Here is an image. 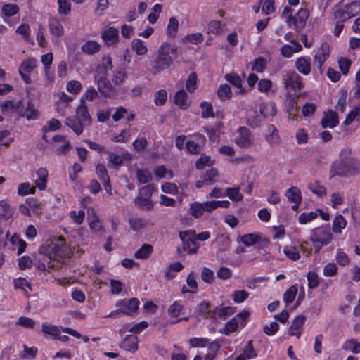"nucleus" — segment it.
Masks as SVG:
<instances>
[{
  "label": "nucleus",
  "mask_w": 360,
  "mask_h": 360,
  "mask_svg": "<svg viewBox=\"0 0 360 360\" xmlns=\"http://www.w3.org/2000/svg\"><path fill=\"white\" fill-rule=\"evenodd\" d=\"M308 188L311 192L319 198H323L326 195V188L318 181H313L308 184Z\"/></svg>",
  "instance_id": "31"
},
{
  "label": "nucleus",
  "mask_w": 360,
  "mask_h": 360,
  "mask_svg": "<svg viewBox=\"0 0 360 360\" xmlns=\"http://www.w3.org/2000/svg\"><path fill=\"white\" fill-rule=\"evenodd\" d=\"M292 12L290 7L285 6L281 15L285 19L288 27H293L297 32H300L306 25L309 15V11L306 8H300L295 15H292Z\"/></svg>",
  "instance_id": "4"
},
{
  "label": "nucleus",
  "mask_w": 360,
  "mask_h": 360,
  "mask_svg": "<svg viewBox=\"0 0 360 360\" xmlns=\"http://www.w3.org/2000/svg\"><path fill=\"white\" fill-rule=\"evenodd\" d=\"M35 187L31 186L28 182L19 184L18 188V193L19 195H26L29 193L34 194L35 193Z\"/></svg>",
  "instance_id": "50"
},
{
  "label": "nucleus",
  "mask_w": 360,
  "mask_h": 360,
  "mask_svg": "<svg viewBox=\"0 0 360 360\" xmlns=\"http://www.w3.org/2000/svg\"><path fill=\"white\" fill-rule=\"evenodd\" d=\"M153 248L150 244H143L137 251L134 253V257L136 259H146L152 254Z\"/></svg>",
  "instance_id": "33"
},
{
  "label": "nucleus",
  "mask_w": 360,
  "mask_h": 360,
  "mask_svg": "<svg viewBox=\"0 0 360 360\" xmlns=\"http://www.w3.org/2000/svg\"><path fill=\"white\" fill-rule=\"evenodd\" d=\"M309 240L314 245L315 252H319L323 246L328 245L333 240L330 226L325 225L311 229Z\"/></svg>",
  "instance_id": "5"
},
{
  "label": "nucleus",
  "mask_w": 360,
  "mask_h": 360,
  "mask_svg": "<svg viewBox=\"0 0 360 360\" xmlns=\"http://www.w3.org/2000/svg\"><path fill=\"white\" fill-rule=\"evenodd\" d=\"M50 32L56 37H60L64 34V29L61 22L56 18H51L49 20Z\"/></svg>",
  "instance_id": "24"
},
{
  "label": "nucleus",
  "mask_w": 360,
  "mask_h": 360,
  "mask_svg": "<svg viewBox=\"0 0 360 360\" xmlns=\"http://www.w3.org/2000/svg\"><path fill=\"white\" fill-rule=\"evenodd\" d=\"M183 268L184 266L182 264L179 262L170 264L167 269V271L165 272L166 278L168 280L173 278L175 275L172 274V271L179 272L181 271Z\"/></svg>",
  "instance_id": "55"
},
{
  "label": "nucleus",
  "mask_w": 360,
  "mask_h": 360,
  "mask_svg": "<svg viewBox=\"0 0 360 360\" xmlns=\"http://www.w3.org/2000/svg\"><path fill=\"white\" fill-rule=\"evenodd\" d=\"M191 214L195 218L201 217L204 212V207L202 203L195 202L191 205Z\"/></svg>",
  "instance_id": "63"
},
{
  "label": "nucleus",
  "mask_w": 360,
  "mask_h": 360,
  "mask_svg": "<svg viewBox=\"0 0 360 360\" xmlns=\"http://www.w3.org/2000/svg\"><path fill=\"white\" fill-rule=\"evenodd\" d=\"M260 240V237L258 235L249 233L245 234L241 237V241L246 246H250Z\"/></svg>",
  "instance_id": "61"
},
{
  "label": "nucleus",
  "mask_w": 360,
  "mask_h": 360,
  "mask_svg": "<svg viewBox=\"0 0 360 360\" xmlns=\"http://www.w3.org/2000/svg\"><path fill=\"white\" fill-rule=\"evenodd\" d=\"M129 224L134 231L138 232L146 227L147 221L141 218L134 217L129 219Z\"/></svg>",
  "instance_id": "41"
},
{
  "label": "nucleus",
  "mask_w": 360,
  "mask_h": 360,
  "mask_svg": "<svg viewBox=\"0 0 360 360\" xmlns=\"http://www.w3.org/2000/svg\"><path fill=\"white\" fill-rule=\"evenodd\" d=\"M150 198V197H145L144 195H139V196L134 199V203L140 207H146L149 210L153 206V203Z\"/></svg>",
  "instance_id": "47"
},
{
  "label": "nucleus",
  "mask_w": 360,
  "mask_h": 360,
  "mask_svg": "<svg viewBox=\"0 0 360 360\" xmlns=\"http://www.w3.org/2000/svg\"><path fill=\"white\" fill-rule=\"evenodd\" d=\"M0 108L4 113L17 112L20 115L22 113V101L15 103L11 101H6L0 104Z\"/></svg>",
  "instance_id": "16"
},
{
  "label": "nucleus",
  "mask_w": 360,
  "mask_h": 360,
  "mask_svg": "<svg viewBox=\"0 0 360 360\" xmlns=\"http://www.w3.org/2000/svg\"><path fill=\"white\" fill-rule=\"evenodd\" d=\"M330 46L326 42H323L317 49L314 56V63L317 68L321 70V67L330 56Z\"/></svg>",
  "instance_id": "11"
},
{
  "label": "nucleus",
  "mask_w": 360,
  "mask_h": 360,
  "mask_svg": "<svg viewBox=\"0 0 360 360\" xmlns=\"http://www.w3.org/2000/svg\"><path fill=\"white\" fill-rule=\"evenodd\" d=\"M264 138L266 141L271 147L278 146L281 142V139L279 136L278 130L274 125L271 124L266 126Z\"/></svg>",
  "instance_id": "12"
},
{
  "label": "nucleus",
  "mask_w": 360,
  "mask_h": 360,
  "mask_svg": "<svg viewBox=\"0 0 360 360\" xmlns=\"http://www.w3.org/2000/svg\"><path fill=\"white\" fill-rule=\"evenodd\" d=\"M139 305V301L136 298L120 300L116 304L117 307H120V311H121L122 314L128 316L136 312Z\"/></svg>",
  "instance_id": "10"
},
{
  "label": "nucleus",
  "mask_w": 360,
  "mask_h": 360,
  "mask_svg": "<svg viewBox=\"0 0 360 360\" xmlns=\"http://www.w3.org/2000/svg\"><path fill=\"white\" fill-rule=\"evenodd\" d=\"M295 66L296 69L304 75H308L311 72V58L310 57H300L296 61Z\"/></svg>",
  "instance_id": "20"
},
{
  "label": "nucleus",
  "mask_w": 360,
  "mask_h": 360,
  "mask_svg": "<svg viewBox=\"0 0 360 360\" xmlns=\"http://www.w3.org/2000/svg\"><path fill=\"white\" fill-rule=\"evenodd\" d=\"M15 208L7 200H0V219L8 220L15 214Z\"/></svg>",
  "instance_id": "18"
},
{
  "label": "nucleus",
  "mask_w": 360,
  "mask_h": 360,
  "mask_svg": "<svg viewBox=\"0 0 360 360\" xmlns=\"http://www.w3.org/2000/svg\"><path fill=\"white\" fill-rule=\"evenodd\" d=\"M184 305L181 300L173 302L168 308L167 312L172 317L179 316L184 311Z\"/></svg>",
  "instance_id": "40"
},
{
  "label": "nucleus",
  "mask_w": 360,
  "mask_h": 360,
  "mask_svg": "<svg viewBox=\"0 0 360 360\" xmlns=\"http://www.w3.org/2000/svg\"><path fill=\"white\" fill-rule=\"evenodd\" d=\"M20 116L25 117L27 120H37L39 116V111L35 109L34 105L31 102H28L26 108L22 105V113Z\"/></svg>",
  "instance_id": "29"
},
{
  "label": "nucleus",
  "mask_w": 360,
  "mask_h": 360,
  "mask_svg": "<svg viewBox=\"0 0 360 360\" xmlns=\"http://www.w3.org/2000/svg\"><path fill=\"white\" fill-rule=\"evenodd\" d=\"M65 124L77 135H79L83 132V126L85 125L77 118L73 119L70 117H68L66 119Z\"/></svg>",
  "instance_id": "34"
},
{
  "label": "nucleus",
  "mask_w": 360,
  "mask_h": 360,
  "mask_svg": "<svg viewBox=\"0 0 360 360\" xmlns=\"http://www.w3.org/2000/svg\"><path fill=\"white\" fill-rule=\"evenodd\" d=\"M108 167H117L121 166L123 163V158L120 155L115 153H108Z\"/></svg>",
  "instance_id": "52"
},
{
  "label": "nucleus",
  "mask_w": 360,
  "mask_h": 360,
  "mask_svg": "<svg viewBox=\"0 0 360 360\" xmlns=\"http://www.w3.org/2000/svg\"><path fill=\"white\" fill-rule=\"evenodd\" d=\"M317 217V212H303L299 216L298 221L301 224H305L315 219Z\"/></svg>",
  "instance_id": "58"
},
{
  "label": "nucleus",
  "mask_w": 360,
  "mask_h": 360,
  "mask_svg": "<svg viewBox=\"0 0 360 360\" xmlns=\"http://www.w3.org/2000/svg\"><path fill=\"white\" fill-rule=\"evenodd\" d=\"M347 226V221L341 214L337 215L333 221V231L335 233H341Z\"/></svg>",
  "instance_id": "38"
},
{
  "label": "nucleus",
  "mask_w": 360,
  "mask_h": 360,
  "mask_svg": "<svg viewBox=\"0 0 360 360\" xmlns=\"http://www.w3.org/2000/svg\"><path fill=\"white\" fill-rule=\"evenodd\" d=\"M283 253L289 259L292 261H297L300 259L299 250L295 246L284 247Z\"/></svg>",
  "instance_id": "45"
},
{
  "label": "nucleus",
  "mask_w": 360,
  "mask_h": 360,
  "mask_svg": "<svg viewBox=\"0 0 360 360\" xmlns=\"http://www.w3.org/2000/svg\"><path fill=\"white\" fill-rule=\"evenodd\" d=\"M259 110L264 117H273L276 115V105L273 102L262 103L259 105Z\"/></svg>",
  "instance_id": "26"
},
{
  "label": "nucleus",
  "mask_w": 360,
  "mask_h": 360,
  "mask_svg": "<svg viewBox=\"0 0 360 360\" xmlns=\"http://www.w3.org/2000/svg\"><path fill=\"white\" fill-rule=\"evenodd\" d=\"M360 120V104L356 106L347 116L344 123L349 125L354 120Z\"/></svg>",
  "instance_id": "59"
},
{
  "label": "nucleus",
  "mask_w": 360,
  "mask_h": 360,
  "mask_svg": "<svg viewBox=\"0 0 360 360\" xmlns=\"http://www.w3.org/2000/svg\"><path fill=\"white\" fill-rule=\"evenodd\" d=\"M226 195L233 201H240L243 199V195L240 193L238 188H227Z\"/></svg>",
  "instance_id": "56"
},
{
  "label": "nucleus",
  "mask_w": 360,
  "mask_h": 360,
  "mask_svg": "<svg viewBox=\"0 0 360 360\" xmlns=\"http://www.w3.org/2000/svg\"><path fill=\"white\" fill-rule=\"evenodd\" d=\"M41 252L47 255L49 259L69 258L74 254L72 247L68 245L63 237H58L56 242L51 243L47 247L41 248Z\"/></svg>",
  "instance_id": "3"
},
{
  "label": "nucleus",
  "mask_w": 360,
  "mask_h": 360,
  "mask_svg": "<svg viewBox=\"0 0 360 360\" xmlns=\"http://www.w3.org/2000/svg\"><path fill=\"white\" fill-rule=\"evenodd\" d=\"M235 143L242 148H249L253 144V136L245 127H240L236 131Z\"/></svg>",
  "instance_id": "8"
},
{
  "label": "nucleus",
  "mask_w": 360,
  "mask_h": 360,
  "mask_svg": "<svg viewBox=\"0 0 360 360\" xmlns=\"http://www.w3.org/2000/svg\"><path fill=\"white\" fill-rule=\"evenodd\" d=\"M154 174L159 179L166 178L167 176L169 179L173 177V172L172 170L167 169L163 165L158 166L157 168H155L154 170Z\"/></svg>",
  "instance_id": "57"
},
{
  "label": "nucleus",
  "mask_w": 360,
  "mask_h": 360,
  "mask_svg": "<svg viewBox=\"0 0 360 360\" xmlns=\"http://www.w3.org/2000/svg\"><path fill=\"white\" fill-rule=\"evenodd\" d=\"M161 11L162 6L160 4H155L152 8V12L148 15V21L152 24L155 23L159 18Z\"/></svg>",
  "instance_id": "60"
},
{
  "label": "nucleus",
  "mask_w": 360,
  "mask_h": 360,
  "mask_svg": "<svg viewBox=\"0 0 360 360\" xmlns=\"http://www.w3.org/2000/svg\"><path fill=\"white\" fill-rule=\"evenodd\" d=\"M101 45L96 41L89 40L82 46V51L88 54L92 55L100 51Z\"/></svg>",
  "instance_id": "36"
},
{
  "label": "nucleus",
  "mask_w": 360,
  "mask_h": 360,
  "mask_svg": "<svg viewBox=\"0 0 360 360\" xmlns=\"http://www.w3.org/2000/svg\"><path fill=\"white\" fill-rule=\"evenodd\" d=\"M37 178L35 179V186L39 190H44L46 188L48 171L46 168L41 167L36 172Z\"/></svg>",
  "instance_id": "22"
},
{
  "label": "nucleus",
  "mask_w": 360,
  "mask_h": 360,
  "mask_svg": "<svg viewBox=\"0 0 360 360\" xmlns=\"http://www.w3.org/2000/svg\"><path fill=\"white\" fill-rule=\"evenodd\" d=\"M246 119L248 125L252 128L258 127L262 122L261 116L259 115L257 110L255 109L247 110Z\"/></svg>",
  "instance_id": "25"
},
{
  "label": "nucleus",
  "mask_w": 360,
  "mask_h": 360,
  "mask_svg": "<svg viewBox=\"0 0 360 360\" xmlns=\"http://www.w3.org/2000/svg\"><path fill=\"white\" fill-rule=\"evenodd\" d=\"M214 162V160L210 156L201 155L200 158L195 162V167L198 169H202L206 166L212 165Z\"/></svg>",
  "instance_id": "49"
},
{
  "label": "nucleus",
  "mask_w": 360,
  "mask_h": 360,
  "mask_svg": "<svg viewBox=\"0 0 360 360\" xmlns=\"http://www.w3.org/2000/svg\"><path fill=\"white\" fill-rule=\"evenodd\" d=\"M174 103L181 110H186L190 106L191 101L184 89L179 90L174 96Z\"/></svg>",
  "instance_id": "15"
},
{
  "label": "nucleus",
  "mask_w": 360,
  "mask_h": 360,
  "mask_svg": "<svg viewBox=\"0 0 360 360\" xmlns=\"http://www.w3.org/2000/svg\"><path fill=\"white\" fill-rule=\"evenodd\" d=\"M305 322V317L300 315L295 318L289 328L288 333L292 336L300 338L302 333V327Z\"/></svg>",
  "instance_id": "14"
},
{
  "label": "nucleus",
  "mask_w": 360,
  "mask_h": 360,
  "mask_svg": "<svg viewBox=\"0 0 360 360\" xmlns=\"http://www.w3.org/2000/svg\"><path fill=\"white\" fill-rule=\"evenodd\" d=\"M302 49L299 43H294L292 45H284L281 49V54L283 57L290 58L294 53H297Z\"/></svg>",
  "instance_id": "30"
},
{
  "label": "nucleus",
  "mask_w": 360,
  "mask_h": 360,
  "mask_svg": "<svg viewBox=\"0 0 360 360\" xmlns=\"http://www.w3.org/2000/svg\"><path fill=\"white\" fill-rule=\"evenodd\" d=\"M285 195L288 200L294 204H301L302 200L300 189L296 186H292L287 189Z\"/></svg>",
  "instance_id": "21"
},
{
  "label": "nucleus",
  "mask_w": 360,
  "mask_h": 360,
  "mask_svg": "<svg viewBox=\"0 0 360 360\" xmlns=\"http://www.w3.org/2000/svg\"><path fill=\"white\" fill-rule=\"evenodd\" d=\"M360 173V162L353 155L352 150L346 147L339 153V159L334 161L330 169V178L355 176Z\"/></svg>",
  "instance_id": "1"
},
{
  "label": "nucleus",
  "mask_w": 360,
  "mask_h": 360,
  "mask_svg": "<svg viewBox=\"0 0 360 360\" xmlns=\"http://www.w3.org/2000/svg\"><path fill=\"white\" fill-rule=\"evenodd\" d=\"M69 216L75 224L79 225L84 221L85 212L84 210H79L77 212L72 210L70 212Z\"/></svg>",
  "instance_id": "62"
},
{
  "label": "nucleus",
  "mask_w": 360,
  "mask_h": 360,
  "mask_svg": "<svg viewBox=\"0 0 360 360\" xmlns=\"http://www.w3.org/2000/svg\"><path fill=\"white\" fill-rule=\"evenodd\" d=\"M76 118L82 122L84 124H89L91 122L87 106L83 99L80 101V105L77 108Z\"/></svg>",
  "instance_id": "19"
},
{
  "label": "nucleus",
  "mask_w": 360,
  "mask_h": 360,
  "mask_svg": "<svg viewBox=\"0 0 360 360\" xmlns=\"http://www.w3.org/2000/svg\"><path fill=\"white\" fill-rule=\"evenodd\" d=\"M11 243L18 248V255H21L27 247V243L25 240L20 238L17 234H14L10 239Z\"/></svg>",
  "instance_id": "46"
},
{
  "label": "nucleus",
  "mask_w": 360,
  "mask_h": 360,
  "mask_svg": "<svg viewBox=\"0 0 360 360\" xmlns=\"http://www.w3.org/2000/svg\"><path fill=\"white\" fill-rule=\"evenodd\" d=\"M302 79L295 71L288 70L283 72V84L286 89H292L293 90H300L302 88Z\"/></svg>",
  "instance_id": "7"
},
{
  "label": "nucleus",
  "mask_w": 360,
  "mask_h": 360,
  "mask_svg": "<svg viewBox=\"0 0 360 360\" xmlns=\"http://www.w3.org/2000/svg\"><path fill=\"white\" fill-rule=\"evenodd\" d=\"M136 174L140 184H147L152 180V174L147 169H137Z\"/></svg>",
  "instance_id": "43"
},
{
  "label": "nucleus",
  "mask_w": 360,
  "mask_h": 360,
  "mask_svg": "<svg viewBox=\"0 0 360 360\" xmlns=\"http://www.w3.org/2000/svg\"><path fill=\"white\" fill-rule=\"evenodd\" d=\"M213 310L212 311L210 307V304L207 302H201L198 307V313L205 318L212 317Z\"/></svg>",
  "instance_id": "53"
},
{
  "label": "nucleus",
  "mask_w": 360,
  "mask_h": 360,
  "mask_svg": "<svg viewBox=\"0 0 360 360\" xmlns=\"http://www.w3.org/2000/svg\"><path fill=\"white\" fill-rule=\"evenodd\" d=\"M101 38L106 45L113 46L119 39V32L113 27H105L101 32Z\"/></svg>",
  "instance_id": "13"
},
{
  "label": "nucleus",
  "mask_w": 360,
  "mask_h": 360,
  "mask_svg": "<svg viewBox=\"0 0 360 360\" xmlns=\"http://www.w3.org/2000/svg\"><path fill=\"white\" fill-rule=\"evenodd\" d=\"M186 88L190 93H193L197 88V75L195 72H192L189 75L186 82Z\"/></svg>",
  "instance_id": "54"
},
{
  "label": "nucleus",
  "mask_w": 360,
  "mask_h": 360,
  "mask_svg": "<svg viewBox=\"0 0 360 360\" xmlns=\"http://www.w3.org/2000/svg\"><path fill=\"white\" fill-rule=\"evenodd\" d=\"M266 63L265 58L259 57L252 62L251 69L257 72H262L266 67Z\"/></svg>",
  "instance_id": "48"
},
{
  "label": "nucleus",
  "mask_w": 360,
  "mask_h": 360,
  "mask_svg": "<svg viewBox=\"0 0 360 360\" xmlns=\"http://www.w3.org/2000/svg\"><path fill=\"white\" fill-rule=\"evenodd\" d=\"M179 23L175 17H171L169 19L168 25L166 30L167 35L169 38H174L179 30Z\"/></svg>",
  "instance_id": "35"
},
{
  "label": "nucleus",
  "mask_w": 360,
  "mask_h": 360,
  "mask_svg": "<svg viewBox=\"0 0 360 360\" xmlns=\"http://www.w3.org/2000/svg\"><path fill=\"white\" fill-rule=\"evenodd\" d=\"M120 347L126 351L134 352L138 349V338L136 335H128L121 342Z\"/></svg>",
  "instance_id": "23"
},
{
  "label": "nucleus",
  "mask_w": 360,
  "mask_h": 360,
  "mask_svg": "<svg viewBox=\"0 0 360 360\" xmlns=\"http://www.w3.org/2000/svg\"><path fill=\"white\" fill-rule=\"evenodd\" d=\"M338 115L333 110H329L324 112V116L321 122V124L323 128H334L338 124Z\"/></svg>",
  "instance_id": "17"
},
{
  "label": "nucleus",
  "mask_w": 360,
  "mask_h": 360,
  "mask_svg": "<svg viewBox=\"0 0 360 360\" xmlns=\"http://www.w3.org/2000/svg\"><path fill=\"white\" fill-rule=\"evenodd\" d=\"M24 350L20 353V357L22 359H33L37 354V348L35 347H28L23 345Z\"/></svg>",
  "instance_id": "51"
},
{
  "label": "nucleus",
  "mask_w": 360,
  "mask_h": 360,
  "mask_svg": "<svg viewBox=\"0 0 360 360\" xmlns=\"http://www.w3.org/2000/svg\"><path fill=\"white\" fill-rule=\"evenodd\" d=\"M224 25H221L219 20H212L207 25V31L217 35H220L223 33Z\"/></svg>",
  "instance_id": "44"
},
{
  "label": "nucleus",
  "mask_w": 360,
  "mask_h": 360,
  "mask_svg": "<svg viewBox=\"0 0 360 360\" xmlns=\"http://www.w3.org/2000/svg\"><path fill=\"white\" fill-rule=\"evenodd\" d=\"M297 288L294 285L290 286L283 295V300L286 304L291 303L297 295Z\"/></svg>",
  "instance_id": "64"
},
{
  "label": "nucleus",
  "mask_w": 360,
  "mask_h": 360,
  "mask_svg": "<svg viewBox=\"0 0 360 360\" xmlns=\"http://www.w3.org/2000/svg\"><path fill=\"white\" fill-rule=\"evenodd\" d=\"M195 231L187 230L179 232V237L183 243V249L188 254H195L199 248L198 244L195 242L194 238Z\"/></svg>",
  "instance_id": "6"
},
{
  "label": "nucleus",
  "mask_w": 360,
  "mask_h": 360,
  "mask_svg": "<svg viewBox=\"0 0 360 360\" xmlns=\"http://www.w3.org/2000/svg\"><path fill=\"white\" fill-rule=\"evenodd\" d=\"M63 328L51 325L47 322H44L41 324V331L44 334L51 335L53 339H56L60 335V330L63 331Z\"/></svg>",
  "instance_id": "28"
},
{
  "label": "nucleus",
  "mask_w": 360,
  "mask_h": 360,
  "mask_svg": "<svg viewBox=\"0 0 360 360\" xmlns=\"http://www.w3.org/2000/svg\"><path fill=\"white\" fill-rule=\"evenodd\" d=\"M176 47L168 42H164L155 53L153 59L150 63V71L153 75H158L166 70L172 65L174 58L172 55L176 53Z\"/></svg>",
  "instance_id": "2"
},
{
  "label": "nucleus",
  "mask_w": 360,
  "mask_h": 360,
  "mask_svg": "<svg viewBox=\"0 0 360 360\" xmlns=\"http://www.w3.org/2000/svg\"><path fill=\"white\" fill-rule=\"evenodd\" d=\"M37 65V61L35 58H31L23 60L20 67L19 72L30 73Z\"/></svg>",
  "instance_id": "37"
},
{
  "label": "nucleus",
  "mask_w": 360,
  "mask_h": 360,
  "mask_svg": "<svg viewBox=\"0 0 360 360\" xmlns=\"http://www.w3.org/2000/svg\"><path fill=\"white\" fill-rule=\"evenodd\" d=\"M234 311V309L231 307H217L212 312L213 318H221L226 319L232 314Z\"/></svg>",
  "instance_id": "32"
},
{
  "label": "nucleus",
  "mask_w": 360,
  "mask_h": 360,
  "mask_svg": "<svg viewBox=\"0 0 360 360\" xmlns=\"http://www.w3.org/2000/svg\"><path fill=\"white\" fill-rule=\"evenodd\" d=\"M132 50L139 56H143L147 53L148 48L144 42L140 39H134L131 41Z\"/></svg>",
  "instance_id": "39"
},
{
  "label": "nucleus",
  "mask_w": 360,
  "mask_h": 360,
  "mask_svg": "<svg viewBox=\"0 0 360 360\" xmlns=\"http://www.w3.org/2000/svg\"><path fill=\"white\" fill-rule=\"evenodd\" d=\"M360 12V5L352 2L346 5L342 8L338 9L335 12V18L346 21L348 19L354 17Z\"/></svg>",
  "instance_id": "9"
},
{
  "label": "nucleus",
  "mask_w": 360,
  "mask_h": 360,
  "mask_svg": "<svg viewBox=\"0 0 360 360\" xmlns=\"http://www.w3.org/2000/svg\"><path fill=\"white\" fill-rule=\"evenodd\" d=\"M59 102L57 105V111L61 115H65V112L63 108H68V103L72 101L73 98L71 96L67 95L65 92L58 94Z\"/></svg>",
  "instance_id": "27"
},
{
  "label": "nucleus",
  "mask_w": 360,
  "mask_h": 360,
  "mask_svg": "<svg viewBox=\"0 0 360 360\" xmlns=\"http://www.w3.org/2000/svg\"><path fill=\"white\" fill-rule=\"evenodd\" d=\"M220 344L217 340L212 342L209 345L207 352L204 356V360H214L217 356Z\"/></svg>",
  "instance_id": "42"
}]
</instances>
